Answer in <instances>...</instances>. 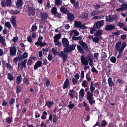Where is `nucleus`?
Masks as SVG:
<instances>
[{
	"mask_svg": "<svg viewBox=\"0 0 127 127\" xmlns=\"http://www.w3.org/2000/svg\"><path fill=\"white\" fill-rule=\"evenodd\" d=\"M1 4L3 7H5L6 6H9V5H7L6 2L4 0L1 1Z\"/></svg>",
	"mask_w": 127,
	"mask_h": 127,
	"instance_id": "39",
	"label": "nucleus"
},
{
	"mask_svg": "<svg viewBox=\"0 0 127 127\" xmlns=\"http://www.w3.org/2000/svg\"><path fill=\"white\" fill-rule=\"evenodd\" d=\"M70 34L72 36V38L75 36H78L79 34V32L76 30H74L70 31Z\"/></svg>",
	"mask_w": 127,
	"mask_h": 127,
	"instance_id": "10",
	"label": "nucleus"
},
{
	"mask_svg": "<svg viewBox=\"0 0 127 127\" xmlns=\"http://www.w3.org/2000/svg\"><path fill=\"white\" fill-rule=\"evenodd\" d=\"M116 18L115 15H109L106 17V20L108 22H112L115 20Z\"/></svg>",
	"mask_w": 127,
	"mask_h": 127,
	"instance_id": "6",
	"label": "nucleus"
},
{
	"mask_svg": "<svg viewBox=\"0 0 127 127\" xmlns=\"http://www.w3.org/2000/svg\"><path fill=\"white\" fill-rule=\"evenodd\" d=\"M95 85H90V93L92 94H93V93L95 90Z\"/></svg>",
	"mask_w": 127,
	"mask_h": 127,
	"instance_id": "34",
	"label": "nucleus"
},
{
	"mask_svg": "<svg viewBox=\"0 0 127 127\" xmlns=\"http://www.w3.org/2000/svg\"><path fill=\"white\" fill-rule=\"evenodd\" d=\"M28 57V53H27L25 52L22 55V57L21 58V59L22 60H24L25 58H27Z\"/></svg>",
	"mask_w": 127,
	"mask_h": 127,
	"instance_id": "36",
	"label": "nucleus"
},
{
	"mask_svg": "<svg viewBox=\"0 0 127 127\" xmlns=\"http://www.w3.org/2000/svg\"><path fill=\"white\" fill-rule=\"evenodd\" d=\"M6 65L7 68L9 69L10 70L13 69V66L11 65L10 64L7 63L6 64Z\"/></svg>",
	"mask_w": 127,
	"mask_h": 127,
	"instance_id": "51",
	"label": "nucleus"
},
{
	"mask_svg": "<svg viewBox=\"0 0 127 127\" xmlns=\"http://www.w3.org/2000/svg\"><path fill=\"white\" fill-rule=\"evenodd\" d=\"M54 15L55 17H56L59 18H60L61 16V14L60 13L58 12H56Z\"/></svg>",
	"mask_w": 127,
	"mask_h": 127,
	"instance_id": "62",
	"label": "nucleus"
},
{
	"mask_svg": "<svg viewBox=\"0 0 127 127\" xmlns=\"http://www.w3.org/2000/svg\"><path fill=\"white\" fill-rule=\"evenodd\" d=\"M60 10L61 12L67 14L69 13L68 10L62 6L60 8Z\"/></svg>",
	"mask_w": 127,
	"mask_h": 127,
	"instance_id": "17",
	"label": "nucleus"
},
{
	"mask_svg": "<svg viewBox=\"0 0 127 127\" xmlns=\"http://www.w3.org/2000/svg\"><path fill=\"white\" fill-rule=\"evenodd\" d=\"M61 34L59 33L55 35L54 37V42L55 43V46L60 45L61 43L59 41V39L61 38Z\"/></svg>",
	"mask_w": 127,
	"mask_h": 127,
	"instance_id": "4",
	"label": "nucleus"
},
{
	"mask_svg": "<svg viewBox=\"0 0 127 127\" xmlns=\"http://www.w3.org/2000/svg\"><path fill=\"white\" fill-rule=\"evenodd\" d=\"M23 4L22 0H17L16 3V5L17 7H21Z\"/></svg>",
	"mask_w": 127,
	"mask_h": 127,
	"instance_id": "22",
	"label": "nucleus"
},
{
	"mask_svg": "<svg viewBox=\"0 0 127 127\" xmlns=\"http://www.w3.org/2000/svg\"><path fill=\"white\" fill-rule=\"evenodd\" d=\"M69 84V81L67 78H66V79L65 82L64 83L63 88L64 89H66L68 86Z\"/></svg>",
	"mask_w": 127,
	"mask_h": 127,
	"instance_id": "20",
	"label": "nucleus"
},
{
	"mask_svg": "<svg viewBox=\"0 0 127 127\" xmlns=\"http://www.w3.org/2000/svg\"><path fill=\"white\" fill-rule=\"evenodd\" d=\"M17 92L18 94L21 92V87L19 86H18L17 87Z\"/></svg>",
	"mask_w": 127,
	"mask_h": 127,
	"instance_id": "52",
	"label": "nucleus"
},
{
	"mask_svg": "<svg viewBox=\"0 0 127 127\" xmlns=\"http://www.w3.org/2000/svg\"><path fill=\"white\" fill-rule=\"evenodd\" d=\"M27 41L30 43L32 42V40L31 36H29L27 38Z\"/></svg>",
	"mask_w": 127,
	"mask_h": 127,
	"instance_id": "64",
	"label": "nucleus"
},
{
	"mask_svg": "<svg viewBox=\"0 0 127 127\" xmlns=\"http://www.w3.org/2000/svg\"><path fill=\"white\" fill-rule=\"evenodd\" d=\"M68 19L69 20L72 21L74 19V15L69 12L67 14Z\"/></svg>",
	"mask_w": 127,
	"mask_h": 127,
	"instance_id": "19",
	"label": "nucleus"
},
{
	"mask_svg": "<svg viewBox=\"0 0 127 127\" xmlns=\"http://www.w3.org/2000/svg\"><path fill=\"white\" fill-rule=\"evenodd\" d=\"M79 96L81 98H82L84 97L85 94V92L84 89L83 88L81 89L79 92Z\"/></svg>",
	"mask_w": 127,
	"mask_h": 127,
	"instance_id": "24",
	"label": "nucleus"
},
{
	"mask_svg": "<svg viewBox=\"0 0 127 127\" xmlns=\"http://www.w3.org/2000/svg\"><path fill=\"white\" fill-rule=\"evenodd\" d=\"M115 28V26L114 25L110 24L107 25L105 27V29L108 31H110L113 30Z\"/></svg>",
	"mask_w": 127,
	"mask_h": 127,
	"instance_id": "18",
	"label": "nucleus"
},
{
	"mask_svg": "<svg viewBox=\"0 0 127 127\" xmlns=\"http://www.w3.org/2000/svg\"><path fill=\"white\" fill-rule=\"evenodd\" d=\"M40 32L41 33H44L46 31V28L44 27L42 25L40 26Z\"/></svg>",
	"mask_w": 127,
	"mask_h": 127,
	"instance_id": "32",
	"label": "nucleus"
},
{
	"mask_svg": "<svg viewBox=\"0 0 127 127\" xmlns=\"http://www.w3.org/2000/svg\"><path fill=\"white\" fill-rule=\"evenodd\" d=\"M72 81L73 83V84L74 85H75L78 81V80L76 79H75L74 78H73L72 80Z\"/></svg>",
	"mask_w": 127,
	"mask_h": 127,
	"instance_id": "56",
	"label": "nucleus"
},
{
	"mask_svg": "<svg viewBox=\"0 0 127 127\" xmlns=\"http://www.w3.org/2000/svg\"><path fill=\"white\" fill-rule=\"evenodd\" d=\"M62 41L63 45L64 47H67L69 46V42L67 39L66 38L63 39Z\"/></svg>",
	"mask_w": 127,
	"mask_h": 127,
	"instance_id": "14",
	"label": "nucleus"
},
{
	"mask_svg": "<svg viewBox=\"0 0 127 127\" xmlns=\"http://www.w3.org/2000/svg\"><path fill=\"white\" fill-rule=\"evenodd\" d=\"M16 18V17L14 16H12L11 17V22L14 26H16L15 20Z\"/></svg>",
	"mask_w": 127,
	"mask_h": 127,
	"instance_id": "25",
	"label": "nucleus"
},
{
	"mask_svg": "<svg viewBox=\"0 0 127 127\" xmlns=\"http://www.w3.org/2000/svg\"><path fill=\"white\" fill-rule=\"evenodd\" d=\"M81 63L83 65L85 66H87L88 64V61L86 59L85 57L83 56L81 57Z\"/></svg>",
	"mask_w": 127,
	"mask_h": 127,
	"instance_id": "12",
	"label": "nucleus"
},
{
	"mask_svg": "<svg viewBox=\"0 0 127 127\" xmlns=\"http://www.w3.org/2000/svg\"><path fill=\"white\" fill-rule=\"evenodd\" d=\"M86 78L87 80L89 82H90L91 80V78L90 77L88 74H87L86 75Z\"/></svg>",
	"mask_w": 127,
	"mask_h": 127,
	"instance_id": "59",
	"label": "nucleus"
},
{
	"mask_svg": "<svg viewBox=\"0 0 127 127\" xmlns=\"http://www.w3.org/2000/svg\"><path fill=\"white\" fill-rule=\"evenodd\" d=\"M116 60V58L114 57H112L110 58V61L112 63H115Z\"/></svg>",
	"mask_w": 127,
	"mask_h": 127,
	"instance_id": "49",
	"label": "nucleus"
},
{
	"mask_svg": "<svg viewBox=\"0 0 127 127\" xmlns=\"http://www.w3.org/2000/svg\"><path fill=\"white\" fill-rule=\"evenodd\" d=\"M84 25L80 21H75L74 22V26L77 28H80L81 29H84L85 27L84 26Z\"/></svg>",
	"mask_w": 127,
	"mask_h": 127,
	"instance_id": "7",
	"label": "nucleus"
},
{
	"mask_svg": "<svg viewBox=\"0 0 127 127\" xmlns=\"http://www.w3.org/2000/svg\"><path fill=\"white\" fill-rule=\"evenodd\" d=\"M18 39V37L17 36L14 37L12 39V41L14 42H16Z\"/></svg>",
	"mask_w": 127,
	"mask_h": 127,
	"instance_id": "63",
	"label": "nucleus"
},
{
	"mask_svg": "<svg viewBox=\"0 0 127 127\" xmlns=\"http://www.w3.org/2000/svg\"><path fill=\"white\" fill-rule=\"evenodd\" d=\"M62 0H55V3L58 5H62Z\"/></svg>",
	"mask_w": 127,
	"mask_h": 127,
	"instance_id": "41",
	"label": "nucleus"
},
{
	"mask_svg": "<svg viewBox=\"0 0 127 127\" xmlns=\"http://www.w3.org/2000/svg\"><path fill=\"white\" fill-rule=\"evenodd\" d=\"M117 25L121 28H123L124 26V24L122 23L118 22L117 23Z\"/></svg>",
	"mask_w": 127,
	"mask_h": 127,
	"instance_id": "57",
	"label": "nucleus"
},
{
	"mask_svg": "<svg viewBox=\"0 0 127 127\" xmlns=\"http://www.w3.org/2000/svg\"><path fill=\"white\" fill-rule=\"evenodd\" d=\"M103 16L102 15L100 16H96L93 17V18L95 19H100L103 18Z\"/></svg>",
	"mask_w": 127,
	"mask_h": 127,
	"instance_id": "58",
	"label": "nucleus"
},
{
	"mask_svg": "<svg viewBox=\"0 0 127 127\" xmlns=\"http://www.w3.org/2000/svg\"><path fill=\"white\" fill-rule=\"evenodd\" d=\"M29 15L34 16L35 15V9L32 7H29L28 8Z\"/></svg>",
	"mask_w": 127,
	"mask_h": 127,
	"instance_id": "13",
	"label": "nucleus"
},
{
	"mask_svg": "<svg viewBox=\"0 0 127 127\" xmlns=\"http://www.w3.org/2000/svg\"><path fill=\"white\" fill-rule=\"evenodd\" d=\"M97 29L96 28L94 27V26L93 28H91L90 30V33L91 34H93L94 33V32L96 30V29Z\"/></svg>",
	"mask_w": 127,
	"mask_h": 127,
	"instance_id": "55",
	"label": "nucleus"
},
{
	"mask_svg": "<svg viewBox=\"0 0 127 127\" xmlns=\"http://www.w3.org/2000/svg\"><path fill=\"white\" fill-rule=\"evenodd\" d=\"M47 114V113L46 111H44L41 117L42 119L43 120L45 119L46 117Z\"/></svg>",
	"mask_w": 127,
	"mask_h": 127,
	"instance_id": "42",
	"label": "nucleus"
},
{
	"mask_svg": "<svg viewBox=\"0 0 127 127\" xmlns=\"http://www.w3.org/2000/svg\"><path fill=\"white\" fill-rule=\"evenodd\" d=\"M77 47L78 50L81 53H83V50L82 48L80 45H77Z\"/></svg>",
	"mask_w": 127,
	"mask_h": 127,
	"instance_id": "37",
	"label": "nucleus"
},
{
	"mask_svg": "<svg viewBox=\"0 0 127 127\" xmlns=\"http://www.w3.org/2000/svg\"><path fill=\"white\" fill-rule=\"evenodd\" d=\"M75 45L74 44L72 45L70 47L66 48L67 50V53H70L72 50L75 49Z\"/></svg>",
	"mask_w": 127,
	"mask_h": 127,
	"instance_id": "23",
	"label": "nucleus"
},
{
	"mask_svg": "<svg viewBox=\"0 0 127 127\" xmlns=\"http://www.w3.org/2000/svg\"><path fill=\"white\" fill-rule=\"evenodd\" d=\"M108 81L109 86L112 87L113 86L114 84L111 78H109L108 79Z\"/></svg>",
	"mask_w": 127,
	"mask_h": 127,
	"instance_id": "28",
	"label": "nucleus"
},
{
	"mask_svg": "<svg viewBox=\"0 0 127 127\" xmlns=\"http://www.w3.org/2000/svg\"><path fill=\"white\" fill-rule=\"evenodd\" d=\"M40 15L41 17L44 19L46 18L48 16V14L46 12H43L41 13L40 14Z\"/></svg>",
	"mask_w": 127,
	"mask_h": 127,
	"instance_id": "27",
	"label": "nucleus"
},
{
	"mask_svg": "<svg viewBox=\"0 0 127 127\" xmlns=\"http://www.w3.org/2000/svg\"><path fill=\"white\" fill-rule=\"evenodd\" d=\"M74 92L73 90H70L69 91L68 93L69 95L72 97L73 98L74 96V95L72 94V93Z\"/></svg>",
	"mask_w": 127,
	"mask_h": 127,
	"instance_id": "53",
	"label": "nucleus"
},
{
	"mask_svg": "<svg viewBox=\"0 0 127 127\" xmlns=\"http://www.w3.org/2000/svg\"><path fill=\"white\" fill-rule=\"evenodd\" d=\"M86 97L87 99L91 105H92L95 104V100L93 98V94L90 93L89 91L87 92Z\"/></svg>",
	"mask_w": 127,
	"mask_h": 127,
	"instance_id": "2",
	"label": "nucleus"
},
{
	"mask_svg": "<svg viewBox=\"0 0 127 127\" xmlns=\"http://www.w3.org/2000/svg\"><path fill=\"white\" fill-rule=\"evenodd\" d=\"M52 13L54 15L57 12V9L56 7H54L52 8L51 10Z\"/></svg>",
	"mask_w": 127,
	"mask_h": 127,
	"instance_id": "40",
	"label": "nucleus"
},
{
	"mask_svg": "<svg viewBox=\"0 0 127 127\" xmlns=\"http://www.w3.org/2000/svg\"><path fill=\"white\" fill-rule=\"evenodd\" d=\"M9 52L11 56H15L16 52V49L15 47L12 46L10 47Z\"/></svg>",
	"mask_w": 127,
	"mask_h": 127,
	"instance_id": "9",
	"label": "nucleus"
},
{
	"mask_svg": "<svg viewBox=\"0 0 127 127\" xmlns=\"http://www.w3.org/2000/svg\"><path fill=\"white\" fill-rule=\"evenodd\" d=\"M22 80V78L21 76H18L17 77L16 82L17 83H20Z\"/></svg>",
	"mask_w": 127,
	"mask_h": 127,
	"instance_id": "38",
	"label": "nucleus"
},
{
	"mask_svg": "<svg viewBox=\"0 0 127 127\" xmlns=\"http://www.w3.org/2000/svg\"><path fill=\"white\" fill-rule=\"evenodd\" d=\"M6 121L9 123H10L12 122V118L10 117H8L6 119Z\"/></svg>",
	"mask_w": 127,
	"mask_h": 127,
	"instance_id": "48",
	"label": "nucleus"
},
{
	"mask_svg": "<svg viewBox=\"0 0 127 127\" xmlns=\"http://www.w3.org/2000/svg\"><path fill=\"white\" fill-rule=\"evenodd\" d=\"M93 40L95 43H98L99 40V38L98 37H95L93 38Z\"/></svg>",
	"mask_w": 127,
	"mask_h": 127,
	"instance_id": "44",
	"label": "nucleus"
},
{
	"mask_svg": "<svg viewBox=\"0 0 127 127\" xmlns=\"http://www.w3.org/2000/svg\"><path fill=\"white\" fill-rule=\"evenodd\" d=\"M37 27L35 25L32 26V30L33 31H36Z\"/></svg>",
	"mask_w": 127,
	"mask_h": 127,
	"instance_id": "60",
	"label": "nucleus"
},
{
	"mask_svg": "<svg viewBox=\"0 0 127 127\" xmlns=\"http://www.w3.org/2000/svg\"><path fill=\"white\" fill-rule=\"evenodd\" d=\"M83 105L85 107V109L86 110L89 111L90 110V108L89 104H87L85 102H83Z\"/></svg>",
	"mask_w": 127,
	"mask_h": 127,
	"instance_id": "21",
	"label": "nucleus"
},
{
	"mask_svg": "<svg viewBox=\"0 0 127 127\" xmlns=\"http://www.w3.org/2000/svg\"><path fill=\"white\" fill-rule=\"evenodd\" d=\"M87 60L90 61L89 65L91 66H92L94 64L92 58H88Z\"/></svg>",
	"mask_w": 127,
	"mask_h": 127,
	"instance_id": "47",
	"label": "nucleus"
},
{
	"mask_svg": "<svg viewBox=\"0 0 127 127\" xmlns=\"http://www.w3.org/2000/svg\"><path fill=\"white\" fill-rule=\"evenodd\" d=\"M8 76L7 78L9 79L11 81L13 80L14 79V77L10 73H9L8 74Z\"/></svg>",
	"mask_w": 127,
	"mask_h": 127,
	"instance_id": "35",
	"label": "nucleus"
},
{
	"mask_svg": "<svg viewBox=\"0 0 127 127\" xmlns=\"http://www.w3.org/2000/svg\"><path fill=\"white\" fill-rule=\"evenodd\" d=\"M91 71L93 73L95 72L97 74H98V71H97L96 69L93 67H92Z\"/></svg>",
	"mask_w": 127,
	"mask_h": 127,
	"instance_id": "61",
	"label": "nucleus"
},
{
	"mask_svg": "<svg viewBox=\"0 0 127 127\" xmlns=\"http://www.w3.org/2000/svg\"><path fill=\"white\" fill-rule=\"evenodd\" d=\"M66 49H64V51H61L60 53L58 54L60 57L62 58L64 62L65 61L66 59L67 56V53H68Z\"/></svg>",
	"mask_w": 127,
	"mask_h": 127,
	"instance_id": "3",
	"label": "nucleus"
},
{
	"mask_svg": "<svg viewBox=\"0 0 127 127\" xmlns=\"http://www.w3.org/2000/svg\"><path fill=\"white\" fill-rule=\"evenodd\" d=\"M27 62V60L25 59L22 63H18V69L19 70H22L23 67L26 68V64Z\"/></svg>",
	"mask_w": 127,
	"mask_h": 127,
	"instance_id": "8",
	"label": "nucleus"
},
{
	"mask_svg": "<svg viewBox=\"0 0 127 127\" xmlns=\"http://www.w3.org/2000/svg\"><path fill=\"white\" fill-rule=\"evenodd\" d=\"M74 104L72 103L71 101H70L69 102V104L67 107L70 109H72L74 107Z\"/></svg>",
	"mask_w": 127,
	"mask_h": 127,
	"instance_id": "43",
	"label": "nucleus"
},
{
	"mask_svg": "<svg viewBox=\"0 0 127 127\" xmlns=\"http://www.w3.org/2000/svg\"><path fill=\"white\" fill-rule=\"evenodd\" d=\"M104 21L103 20H101L100 21H98L95 23L94 25V28H96L97 29H99L101 26H103Z\"/></svg>",
	"mask_w": 127,
	"mask_h": 127,
	"instance_id": "5",
	"label": "nucleus"
},
{
	"mask_svg": "<svg viewBox=\"0 0 127 127\" xmlns=\"http://www.w3.org/2000/svg\"><path fill=\"white\" fill-rule=\"evenodd\" d=\"M42 64V62L38 61L35 64L34 67V69L35 70L37 68L41 66Z\"/></svg>",
	"mask_w": 127,
	"mask_h": 127,
	"instance_id": "16",
	"label": "nucleus"
},
{
	"mask_svg": "<svg viewBox=\"0 0 127 127\" xmlns=\"http://www.w3.org/2000/svg\"><path fill=\"white\" fill-rule=\"evenodd\" d=\"M0 43L5 47L6 46L5 39L1 35H0Z\"/></svg>",
	"mask_w": 127,
	"mask_h": 127,
	"instance_id": "15",
	"label": "nucleus"
},
{
	"mask_svg": "<svg viewBox=\"0 0 127 127\" xmlns=\"http://www.w3.org/2000/svg\"><path fill=\"white\" fill-rule=\"evenodd\" d=\"M103 32V31L102 30H100L97 31L94 35L95 36H99L101 35Z\"/></svg>",
	"mask_w": 127,
	"mask_h": 127,
	"instance_id": "26",
	"label": "nucleus"
},
{
	"mask_svg": "<svg viewBox=\"0 0 127 127\" xmlns=\"http://www.w3.org/2000/svg\"><path fill=\"white\" fill-rule=\"evenodd\" d=\"M5 26L9 29L11 27V25L10 23L8 22H6L5 24Z\"/></svg>",
	"mask_w": 127,
	"mask_h": 127,
	"instance_id": "45",
	"label": "nucleus"
},
{
	"mask_svg": "<svg viewBox=\"0 0 127 127\" xmlns=\"http://www.w3.org/2000/svg\"><path fill=\"white\" fill-rule=\"evenodd\" d=\"M126 46V42H123L122 44L121 41H119L117 42L115 45V48L116 49V53L118 52H123L124 48Z\"/></svg>",
	"mask_w": 127,
	"mask_h": 127,
	"instance_id": "1",
	"label": "nucleus"
},
{
	"mask_svg": "<svg viewBox=\"0 0 127 127\" xmlns=\"http://www.w3.org/2000/svg\"><path fill=\"white\" fill-rule=\"evenodd\" d=\"M120 7H121L123 9V10L127 9V4L121 5Z\"/></svg>",
	"mask_w": 127,
	"mask_h": 127,
	"instance_id": "50",
	"label": "nucleus"
},
{
	"mask_svg": "<svg viewBox=\"0 0 127 127\" xmlns=\"http://www.w3.org/2000/svg\"><path fill=\"white\" fill-rule=\"evenodd\" d=\"M79 43L86 51L88 52L89 51V50L88 48L87 45L85 43L82 41H79Z\"/></svg>",
	"mask_w": 127,
	"mask_h": 127,
	"instance_id": "11",
	"label": "nucleus"
},
{
	"mask_svg": "<svg viewBox=\"0 0 127 127\" xmlns=\"http://www.w3.org/2000/svg\"><path fill=\"white\" fill-rule=\"evenodd\" d=\"M99 13V11L97 10L92 12L90 13V15L92 16H93L96 15H98Z\"/></svg>",
	"mask_w": 127,
	"mask_h": 127,
	"instance_id": "29",
	"label": "nucleus"
},
{
	"mask_svg": "<svg viewBox=\"0 0 127 127\" xmlns=\"http://www.w3.org/2000/svg\"><path fill=\"white\" fill-rule=\"evenodd\" d=\"M43 39L42 37L41 36H39L38 39V41L43 46L45 45L46 44L45 43H42V40Z\"/></svg>",
	"mask_w": 127,
	"mask_h": 127,
	"instance_id": "31",
	"label": "nucleus"
},
{
	"mask_svg": "<svg viewBox=\"0 0 127 127\" xmlns=\"http://www.w3.org/2000/svg\"><path fill=\"white\" fill-rule=\"evenodd\" d=\"M87 81L85 80L83 81L82 83V85L83 87L86 88L87 87Z\"/></svg>",
	"mask_w": 127,
	"mask_h": 127,
	"instance_id": "46",
	"label": "nucleus"
},
{
	"mask_svg": "<svg viewBox=\"0 0 127 127\" xmlns=\"http://www.w3.org/2000/svg\"><path fill=\"white\" fill-rule=\"evenodd\" d=\"M82 38L81 36H78V37H74L73 39L74 40H80L82 39Z\"/></svg>",
	"mask_w": 127,
	"mask_h": 127,
	"instance_id": "54",
	"label": "nucleus"
},
{
	"mask_svg": "<svg viewBox=\"0 0 127 127\" xmlns=\"http://www.w3.org/2000/svg\"><path fill=\"white\" fill-rule=\"evenodd\" d=\"M54 103V102L53 101L51 102L47 101L46 102L45 105H47L48 107L50 108L51 105L53 104Z\"/></svg>",
	"mask_w": 127,
	"mask_h": 127,
	"instance_id": "30",
	"label": "nucleus"
},
{
	"mask_svg": "<svg viewBox=\"0 0 127 127\" xmlns=\"http://www.w3.org/2000/svg\"><path fill=\"white\" fill-rule=\"evenodd\" d=\"M52 52L54 55H57L59 54L57 50L55 48H53L52 49Z\"/></svg>",
	"mask_w": 127,
	"mask_h": 127,
	"instance_id": "33",
	"label": "nucleus"
}]
</instances>
